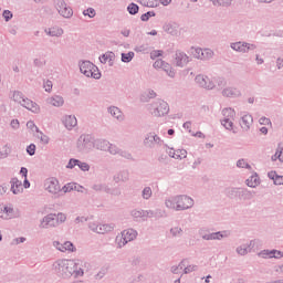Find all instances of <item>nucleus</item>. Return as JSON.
Segmentation results:
<instances>
[{
  "mask_svg": "<svg viewBox=\"0 0 283 283\" xmlns=\"http://www.w3.org/2000/svg\"><path fill=\"white\" fill-rule=\"evenodd\" d=\"M55 269L60 275H74V277H83L84 275L81 268L77 270V264L74 260H60L55 263Z\"/></svg>",
  "mask_w": 283,
  "mask_h": 283,
  "instance_id": "nucleus-1",
  "label": "nucleus"
},
{
  "mask_svg": "<svg viewBox=\"0 0 283 283\" xmlns=\"http://www.w3.org/2000/svg\"><path fill=\"white\" fill-rule=\"evenodd\" d=\"M166 207L168 209H175V211H182L185 209H190V207H193V199L187 196H179L174 199L167 200Z\"/></svg>",
  "mask_w": 283,
  "mask_h": 283,
  "instance_id": "nucleus-2",
  "label": "nucleus"
},
{
  "mask_svg": "<svg viewBox=\"0 0 283 283\" xmlns=\"http://www.w3.org/2000/svg\"><path fill=\"white\" fill-rule=\"evenodd\" d=\"M80 70L84 76L91 77V78H101V71H98V67L94 65L92 62H83L80 65Z\"/></svg>",
  "mask_w": 283,
  "mask_h": 283,
  "instance_id": "nucleus-3",
  "label": "nucleus"
},
{
  "mask_svg": "<svg viewBox=\"0 0 283 283\" xmlns=\"http://www.w3.org/2000/svg\"><path fill=\"white\" fill-rule=\"evenodd\" d=\"M151 109L153 116H166V114H169V104L163 99H159L153 104Z\"/></svg>",
  "mask_w": 283,
  "mask_h": 283,
  "instance_id": "nucleus-4",
  "label": "nucleus"
},
{
  "mask_svg": "<svg viewBox=\"0 0 283 283\" xmlns=\"http://www.w3.org/2000/svg\"><path fill=\"white\" fill-rule=\"evenodd\" d=\"M224 118L221 122L224 128L229 129V132H233V118H235V111L232 108H226L222 111Z\"/></svg>",
  "mask_w": 283,
  "mask_h": 283,
  "instance_id": "nucleus-5",
  "label": "nucleus"
},
{
  "mask_svg": "<svg viewBox=\"0 0 283 283\" xmlns=\"http://www.w3.org/2000/svg\"><path fill=\"white\" fill-rule=\"evenodd\" d=\"M45 191H49V193L56 195L59 191H61V185L59 184V179L51 177L45 180L44 182Z\"/></svg>",
  "mask_w": 283,
  "mask_h": 283,
  "instance_id": "nucleus-6",
  "label": "nucleus"
},
{
  "mask_svg": "<svg viewBox=\"0 0 283 283\" xmlns=\"http://www.w3.org/2000/svg\"><path fill=\"white\" fill-rule=\"evenodd\" d=\"M90 229L94 233H109L114 231V226L112 224H96V222L90 223Z\"/></svg>",
  "mask_w": 283,
  "mask_h": 283,
  "instance_id": "nucleus-7",
  "label": "nucleus"
},
{
  "mask_svg": "<svg viewBox=\"0 0 283 283\" xmlns=\"http://www.w3.org/2000/svg\"><path fill=\"white\" fill-rule=\"evenodd\" d=\"M57 11H59V14H61L65 19H70V17L74 14V12L72 11V8H70L67 3H65V1L63 0L57 1Z\"/></svg>",
  "mask_w": 283,
  "mask_h": 283,
  "instance_id": "nucleus-8",
  "label": "nucleus"
},
{
  "mask_svg": "<svg viewBox=\"0 0 283 283\" xmlns=\"http://www.w3.org/2000/svg\"><path fill=\"white\" fill-rule=\"evenodd\" d=\"M154 67L156 70H164V72H167L168 73V76H176V72L174 70H171V65H169V63L163 61V60H157L155 63H154Z\"/></svg>",
  "mask_w": 283,
  "mask_h": 283,
  "instance_id": "nucleus-9",
  "label": "nucleus"
},
{
  "mask_svg": "<svg viewBox=\"0 0 283 283\" xmlns=\"http://www.w3.org/2000/svg\"><path fill=\"white\" fill-rule=\"evenodd\" d=\"M196 83L200 87H205V90H213V87H216V84H213V82H211V80L205 75H198L196 77Z\"/></svg>",
  "mask_w": 283,
  "mask_h": 283,
  "instance_id": "nucleus-10",
  "label": "nucleus"
},
{
  "mask_svg": "<svg viewBox=\"0 0 283 283\" xmlns=\"http://www.w3.org/2000/svg\"><path fill=\"white\" fill-rule=\"evenodd\" d=\"M53 247H55V249H57V251H61L62 253H65V251H71V252L76 251V248L70 241H66L63 244L59 241H54Z\"/></svg>",
  "mask_w": 283,
  "mask_h": 283,
  "instance_id": "nucleus-11",
  "label": "nucleus"
},
{
  "mask_svg": "<svg viewBox=\"0 0 283 283\" xmlns=\"http://www.w3.org/2000/svg\"><path fill=\"white\" fill-rule=\"evenodd\" d=\"M0 218L3 220L14 218V208L10 206H0Z\"/></svg>",
  "mask_w": 283,
  "mask_h": 283,
  "instance_id": "nucleus-12",
  "label": "nucleus"
},
{
  "mask_svg": "<svg viewBox=\"0 0 283 283\" xmlns=\"http://www.w3.org/2000/svg\"><path fill=\"white\" fill-rule=\"evenodd\" d=\"M231 48L235 52H249V50H255V46L253 44H247L244 42L232 43Z\"/></svg>",
  "mask_w": 283,
  "mask_h": 283,
  "instance_id": "nucleus-13",
  "label": "nucleus"
},
{
  "mask_svg": "<svg viewBox=\"0 0 283 283\" xmlns=\"http://www.w3.org/2000/svg\"><path fill=\"white\" fill-rule=\"evenodd\" d=\"M22 107H25V109H29V112H32L33 114H39L41 112V107L36 103H34L32 99H22Z\"/></svg>",
  "mask_w": 283,
  "mask_h": 283,
  "instance_id": "nucleus-14",
  "label": "nucleus"
},
{
  "mask_svg": "<svg viewBox=\"0 0 283 283\" xmlns=\"http://www.w3.org/2000/svg\"><path fill=\"white\" fill-rule=\"evenodd\" d=\"M176 65H178V67H184V65H187L189 63V56H187V54L178 51L176 53Z\"/></svg>",
  "mask_w": 283,
  "mask_h": 283,
  "instance_id": "nucleus-15",
  "label": "nucleus"
},
{
  "mask_svg": "<svg viewBox=\"0 0 283 283\" xmlns=\"http://www.w3.org/2000/svg\"><path fill=\"white\" fill-rule=\"evenodd\" d=\"M55 226H56V214H49L41 222L42 229H48L49 227H55Z\"/></svg>",
  "mask_w": 283,
  "mask_h": 283,
  "instance_id": "nucleus-16",
  "label": "nucleus"
},
{
  "mask_svg": "<svg viewBox=\"0 0 283 283\" xmlns=\"http://www.w3.org/2000/svg\"><path fill=\"white\" fill-rule=\"evenodd\" d=\"M261 258H283V252L282 251H277V250H272V251H269V250H263L262 252H260Z\"/></svg>",
  "mask_w": 283,
  "mask_h": 283,
  "instance_id": "nucleus-17",
  "label": "nucleus"
},
{
  "mask_svg": "<svg viewBox=\"0 0 283 283\" xmlns=\"http://www.w3.org/2000/svg\"><path fill=\"white\" fill-rule=\"evenodd\" d=\"M63 124L65 125L66 129H73V127H76L78 122L74 115H67L64 117Z\"/></svg>",
  "mask_w": 283,
  "mask_h": 283,
  "instance_id": "nucleus-18",
  "label": "nucleus"
},
{
  "mask_svg": "<svg viewBox=\"0 0 283 283\" xmlns=\"http://www.w3.org/2000/svg\"><path fill=\"white\" fill-rule=\"evenodd\" d=\"M116 59V55L114 52H107L99 56L101 63L107 64V65H114V60Z\"/></svg>",
  "mask_w": 283,
  "mask_h": 283,
  "instance_id": "nucleus-19",
  "label": "nucleus"
},
{
  "mask_svg": "<svg viewBox=\"0 0 283 283\" xmlns=\"http://www.w3.org/2000/svg\"><path fill=\"white\" fill-rule=\"evenodd\" d=\"M253 125V117L249 114H245L241 118V127L242 129H250Z\"/></svg>",
  "mask_w": 283,
  "mask_h": 283,
  "instance_id": "nucleus-20",
  "label": "nucleus"
},
{
  "mask_svg": "<svg viewBox=\"0 0 283 283\" xmlns=\"http://www.w3.org/2000/svg\"><path fill=\"white\" fill-rule=\"evenodd\" d=\"M11 191L12 193H21L23 191V186L19 179L13 178L11 180Z\"/></svg>",
  "mask_w": 283,
  "mask_h": 283,
  "instance_id": "nucleus-21",
  "label": "nucleus"
},
{
  "mask_svg": "<svg viewBox=\"0 0 283 283\" xmlns=\"http://www.w3.org/2000/svg\"><path fill=\"white\" fill-rule=\"evenodd\" d=\"M170 156L176 160H182V158H187V150L185 149L170 150Z\"/></svg>",
  "mask_w": 283,
  "mask_h": 283,
  "instance_id": "nucleus-22",
  "label": "nucleus"
},
{
  "mask_svg": "<svg viewBox=\"0 0 283 283\" xmlns=\"http://www.w3.org/2000/svg\"><path fill=\"white\" fill-rule=\"evenodd\" d=\"M122 234H124L126 242H132V240H136V235H138V232H136V230L134 229H128L124 230Z\"/></svg>",
  "mask_w": 283,
  "mask_h": 283,
  "instance_id": "nucleus-23",
  "label": "nucleus"
},
{
  "mask_svg": "<svg viewBox=\"0 0 283 283\" xmlns=\"http://www.w3.org/2000/svg\"><path fill=\"white\" fill-rule=\"evenodd\" d=\"M63 103V97L61 96H54L49 99V105H53V107H61Z\"/></svg>",
  "mask_w": 283,
  "mask_h": 283,
  "instance_id": "nucleus-24",
  "label": "nucleus"
},
{
  "mask_svg": "<svg viewBox=\"0 0 283 283\" xmlns=\"http://www.w3.org/2000/svg\"><path fill=\"white\" fill-rule=\"evenodd\" d=\"M268 176L274 181V185H283V176H277L275 171L269 172Z\"/></svg>",
  "mask_w": 283,
  "mask_h": 283,
  "instance_id": "nucleus-25",
  "label": "nucleus"
},
{
  "mask_svg": "<svg viewBox=\"0 0 283 283\" xmlns=\"http://www.w3.org/2000/svg\"><path fill=\"white\" fill-rule=\"evenodd\" d=\"M272 160H280L283 163V144H279L275 155L272 156Z\"/></svg>",
  "mask_w": 283,
  "mask_h": 283,
  "instance_id": "nucleus-26",
  "label": "nucleus"
},
{
  "mask_svg": "<svg viewBox=\"0 0 283 283\" xmlns=\"http://www.w3.org/2000/svg\"><path fill=\"white\" fill-rule=\"evenodd\" d=\"M247 185L248 187H258L260 185V177H258V175L251 176L248 180H247Z\"/></svg>",
  "mask_w": 283,
  "mask_h": 283,
  "instance_id": "nucleus-27",
  "label": "nucleus"
},
{
  "mask_svg": "<svg viewBox=\"0 0 283 283\" xmlns=\"http://www.w3.org/2000/svg\"><path fill=\"white\" fill-rule=\"evenodd\" d=\"M229 235V232H216L208 237V240H222V238H227Z\"/></svg>",
  "mask_w": 283,
  "mask_h": 283,
  "instance_id": "nucleus-28",
  "label": "nucleus"
},
{
  "mask_svg": "<svg viewBox=\"0 0 283 283\" xmlns=\"http://www.w3.org/2000/svg\"><path fill=\"white\" fill-rule=\"evenodd\" d=\"M223 96H228L229 98H233L234 96H240V91L235 88H226L223 91Z\"/></svg>",
  "mask_w": 283,
  "mask_h": 283,
  "instance_id": "nucleus-29",
  "label": "nucleus"
},
{
  "mask_svg": "<svg viewBox=\"0 0 283 283\" xmlns=\"http://www.w3.org/2000/svg\"><path fill=\"white\" fill-rule=\"evenodd\" d=\"M115 244H117L118 249H123V247H125V244H127V241H126L123 232L116 237Z\"/></svg>",
  "mask_w": 283,
  "mask_h": 283,
  "instance_id": "nucleus-30",
  "label": "nucleus"
},
{
  "mask_svg": "<svg viewBox=\"0 0 283 283\" xmlns=\"http://www.w3.org/2000/svg\"><path fill=\"white\" fill-rule=\"evenodd\" d=\"M109 113H111V116H113L114 118H117V120H119V118H123V112H120V109L116 106L111 107Z\"/></svg>",
  "mask_w": 283,
  "mask_h": 283,
  "instance_id": "nucleus-31",
  "label": "nucleus"
},
{
  "mask_svg": "<svg viewBox=\"0 0 283 283\" xmlns=\"http://www.w3.org/2000/svg\"><path fill=\"white\" fill-rule=\"evenodd\" d=\"M139 3L146 8H158V0H139Z\"/></svg>",
  "mask_w": 283,
  "mask_h": 283,
  "instance_id": "nucleus-32",
  "label": "nucleus"
},
{
  "mask_svg": "<svg viewBox=\"0 0 283 283\" xmlns=\"http://www.w3.org/2000/svg\"><path fill=\"white\" fill-rule=\"evenodd\" d=\"M213 57V51L210 49L201 50V61H207Z\"/></svg>",
  "mask_w": 283,
  "mask_h": 283,
  "instance_id": "nucleus-33",
  "label": "nucleus"
},
{
  "mask_svg": "<svg viewBox=\"0 0 283 283\" xmlns=\"http://www.w3.org/2000/svg\"><path fill=\"white\" fill-rule=\"evenodd\" d=\"M48 34L50 36H61L63 34V29L53 27L49 30Z\"/></svg>",
  "mask_w": 283,
  "mask_h": 283,
  "instance_id": "nucleus-34",
  "label": "nucleus"
},
{
  "mask_svg": "<svg viewBox=\"0 0 283 283\" xmlns=\"http://www.w3.org/2000/svg\"><path fill=\"white\" fill-rule=\"evenodd\" d=\"M13 101H15V103H20V105H23V101H27V98H23V95L20 92H14Z\"/></svg>",
  "mask_w": 283,
  "mask_h": 283,
  "instance_id": "nucleus-35",
  "label": "nucleus"
},
{
  "mask_svg": "<svg viewBox=\"0 0 283 283\" xmlns=\"http://www.w3.org/2000/svg\"><path fill=\"white\" fill-rule=\"evenodd\" d=\"M191 54L195 56V59H202V49L200 48H192Z\"/></svg>",
  "mask_w": 283,
  "mask_h": 283,
  "instance_id": "nucleus-36",
  "label": "nucleus"
},
{
  "mask_svg": "<svg viewBox=\"0 0 283 283\" xmlns=\"http://www.w3.org/2000/svg\"><path fill=\"white\" fill-rule=\"evenodd\" d=\"M83 14L84 17H90V19H94V17H96V10H94V8H88L84 10Z\"/></svg>",
  "mask_w": 283,
  "mask_h": 283,
  "instance_id": "nucleus-37",
  "label": "nucleus"
},
{
  "mask_svg": "<svg viewBox=\"0 0 283 283\" xmlns=\"http://www.w3.org/2000/svg\"><path fill=\"white\" fill-rule=\"evenodd\" d=\"M132 59H134V52H128V53L122 54V61L124 63H129V61H132Z\"/></svg>",
  "mask_w": 283,
  "mask_h": 283,
  "instance_id": "nucleus-38",
  "label": "nucleus"
},
{
  "mask_svg": "<svg viewBox=\"0 0 283 283\" xmlns=\"http://www.w3.org/2000/svg\"><path fill=\"white\" fill-rule=\"evenodd\" d=\"M129 14H138V4L130 3L127 8Z\"/></svg>",
  "mask_w": 283,
  "mask_h": 283,
  "instance_id": "nucleus-39",
  "label": "nucleus"
},
{
  "mask_svg": "<svg viewBox=\"0 0 283 283\" xmlns=\"http://www.w3.org/2000/svg\"><path fill=\"white\" fill-rule=\"evenodd\" d=\"M38 138H40L43 145H48V143H50V137H48V135H44L43 133H39Z\"/></svg>",
  "mask_w": 283,
  "mask_h": 283,
  "instance_id": "nucleus-40",
  "label": "nucleus"
},
{
  "mask_svg": "<svg viewBox=\"0 0 283 283\" xmlns=\"http://www.w3.org/2000/svg\"><path fill=\"white\" fill-rule=\"evenodd\" d=\"M35 151H36V145L31 144L28 146L27 153L29 156H34Z\"/></svg>",
  "mask_w": 283,
  "mask_h": 283,
  "instance_id": "nucleus-41",
  "label": "nucleus"
},
{
  "mask_svg": "<svg viewBox=\"0 0 283 283\" xmlns=\"http://www.w3.org/2000/svg\"><path fill=\"white\" fill-rule=\"evenodd\" d=\"M150 17H156V13L154 11H148L147 13L142 14V21H149Z\"/></svg>",
  "mask_w": 283,
  "mask_h": 283,
  "instance_id": "nucleus-42",
  "label": "nucleus"
},
{
  "mask_svg": "<svg viewBox=\"0 0 283 283\" xmlns=\"http://www.w3.org/2000/svg\"><path fill=\"white\" fill-rule=\"evenodd\" d=\"M77 167H80V169H82V171H90V165H87V163L78 161Z\"/></svg>",
  "mask_w": 283,
  "mask_h": 283,
  "instance_id": "nucleus-43",
  "label": "nucleus"
},
{
  "mask_svg": "<svg viewBox=\"0 0 283 283\" xmlns=\"http://www.w3.org/2000/svg\"><path fill=\"white\" fill-rule=\"evenodd\" d=\"M143 197L146 200H149V198H151V188H145L144 191H143Z\"/></svg>",
  "mask_w": 283,
  "mask_h": 283,
  "instance_id": "nucleus-44",
  "label": "nucleus"
},
{
  "mask_svg": "<svg viewBox=\"0 0 283 283\" xmlns=\"http://www.w3.org/2000/svg\"><path fill=\"white\" fill-rule=\"evenodd\" d=\"M158 56H163V51L157 50L150 53V59H158Z\"/></svg>",
  "mask_w": 283,
  "mask_h": 283,
  "instance_id": "nucleus-45",
  "label": "nucleus"
},
{
  "mask_svg": "<svg viewBox=\"0 0 283 283\" xmlns=\"http://www.w3.org/2000/svg\"><path fill=\"white\" fill-rule=\"evenodd\" d=\"M76 165H78V159H71L69 161L67 168L69 169H74V167H76Z\"/></svg>",
  "mask_w": 283,
  "mask_h": 283,
  "instance_id": "nucleus-46",
  "label": "nucleus"
},
{
  "mask_svg": "<svg viewBox=\"0 0 283 283\" xmlns=\"http://www.w3.org/2000/svg\"><path fill=\"white\" fill-rule=\"evenodd\" d=\"M170 233H172V235H175V237H178V235H180L182 233V229H180V228H172L170 230Z\"/></svg>",
  "mask_w": 283,
  "mask_h": 283,
  "instance_id": "nucleus-47",
  "label": "nucleus"
},
{
  "mask_svg": "<svg viewBox=\"0 0 283 283\" xmlns=\"http://www.w3.org/2000/svg\"><path fill=\"white\" fill-rule=\"evenodd\" d=\"M260 125H270L271 126V119L266 118V117H261L259 119Z\"/></svg>",
  "mask_w": 283,
  "mask_h": 283,
  "instance_id": "nucleus-48",
  "label": "nucleus"
},
{
  "mask_svg": "<svg viewBox=\"0 0 283 283\" xmlns=\"http://www.w3.org/2000/svg\"><path fill=\"white\" fill-rule=\"evenodd\" d=\"M52 86H53L52 81H46V82L44 83V90H45V92H52Z\"/></svg>",
  "mask_w": 283,
  "mask_h": 283,
  "instance_id": "nucleus-49",
  "label": "nucleus"
},
{
  "mask_svg": "<svg viewBox=\"0 0 283 283\" xmlns=\"http://www.w3.org/2000/svg\"><path fill=\"white\" fill-rule=\"evenodd\" d=\"M55 220L56 222H65L66 217L63 213H59L57 216H55Z\"/></svg>",
  "mask_w": 283,
  "mask_h": 283,
  "instance_id": "nucleus-50",
  "label": "nucleus"
},
{
  "mask_svg": "<svg viewBox=\"0 0 283 283\" xmlns=\"http://www.w3.org/2000/svg\"><path fill=\"white\" fill-rule=\"evenodd\" d=\"M237 167H240V168L244 169V167H249V164H247V161L244 159H240L237 163Z\"/></svg>",
  "mask_w": 283,
  "mask_h": 283,
  "instance_id": "nucleus-51",
  "label": "nucleus"
},
{
  "mask_svg": "<svg viewBox=\"0 0 283 283\" xmlns=\"http://www.w3.org/2000/svg\"><path fill=\"white\" fill-rule=\"evenodd\" d=\"M3 18L6 21H10V19H12V12H10V10L3 11Z\"/></svg>",
  "mask_w": 283,
  "mask_h": 283,
  "instance_id": "nucleus-52",
  "label": "nucleus"
},
{
  "mask_svg": "<svg viewBox=\"0 0 283 283\" xmlns=\"http://www.w3.org/2000/svg\"><path fill=\"white\" fill-rule=\"evenodd\" d=\"M132 216L133 218H140L143 216V212L142 211H138V210H134L132 212Z\"/></svg>",
  "mask_w": 283,
  "mask_h": 283,
  "instance_id": "nucleus-53",
  "label": "nucleus"
},
{
  "mask_svg": "<svg viewBox=\"0 0 283 283\" xmlns=\"http://www.w3.org/2000/svg\"><path fill=\"white\" fill-rule=\"evenodd\" d=\"M196 271V265H189L185 269V273H191Z\"/></svg>",
  "mask_w": 283,
  "mask_h": 283,
  "instance_id": "nucleus-54",
  "label": "nucleus"
},
{
  "mask_svg": "<svg viewBox=\"0 0 283 283\" xmlns=\"http://www.w3.org/2000/svg\"><path fill=\"white\" fill-rule=\"evenodd\" d=\"M73 189V185L72 184H67L66 186L63 187V191L65 193H67V191H72Z\"/></svg>",
  "mask_w": 283,
  "mask_h": 283,
  "instance_id": "nucleus-55",
  "label": "nucleus"
},
{
  "mask_svg": "<svg viewBox=\"0 0 283 283\" xmlns=\"http://www.w3.org/2000/svg\"><path fill=\"white\" fill-rule=\"evenodd\" d=\"M239 255H247L248 251L247 248H239L238 250Z\"/></svg>",
  "mask_w": 283,
  "mask_h": 283,
  "instance_id": "nucleus-56",
  "label": "nucleus"
},
{
  "mask_svg": "<svg viewBox=\"0 0 283 283\" xmlns=\"http://www.w3.org/2000/svg\"><path fill=\"white\" fill-rule=\"evenodd\" d=\"M184 128H185V129H188L189 132H191V122H186V123L184 124Z\"/></svg>",
  "mask_w": 283,
  "mask_h": 283,
  "instance_id": "nucleus-57",
  "label": "nucleus"
},
{
  "mask_svg": "<svg viewBox=\"0 0 283 283\" xmlns=\"http://www.w3.org/2000/svg\"><path fill=\"white\" fill-rule=\"evenodd\" d=\"M27 127H28L29 129H34V127H36V125H34V122H28V123H27Z\"/></svg>",
  "mask_w": 283,
  "mask_h": 283,
  "instance_id": "nucleus-58",
  "label": "nucleus"
},
{
  "mask_svg": "<svg viewBox=\"0 0 283 283\" xmlns=\"http://www.w3.org/2000/svg\"><path fill=\"white\" fill-rule=\"evenodd\" d=\"M20 172L24 178H28V168H21Z\"/></svg>",
  "mask_w": 283,
  "mask_h": 283,
  "instance_id": "nucleus-59",
  "label": "nucleus"
},
{
  "mask_svg": "<svg viewBox=\"0 0 283 283\" xmlns=\"http://www.w3.org/2000/svg\"><path fill=\"white\" fill-rule=\"evenodd\" d=\"M214 4L224 6V0H211Z\"/></svg>",
  "mask_w": 283,
  "mask_h": 283,
  "instance_id": "nucleus-60",
  "label": "nucleus"
},
{
  "mask_svg": "<svg viewBox=\"0 0 283 283\" xmlns=\"http://www.w3.org/2000/svg\"><path fill=\"white\" fill-rule=\"evenodd\" d=\"M11 127H14V128L19 127V120L18 119H13L11 122Z\"/></svg>",
  "mask_w": 283,
  "mask_h": 283,
  "instance_id": "nucleus-61",
  "label": "nucleus"
},
{
  "mask_svg": "<svg viewBox=\"0 0 283 283\" xmlns=\"http://www.w3.org/2000/svg\"><path fill=\"white\" fill-rule=\"evenodd\" d=\"M159 2L161 3V6H169V3H171V0H159Z\"/></svg>",
  "mask_w": 283,
  "mask_h": 283,
  "instance_id": "nucleus-62",
  "label": "nucleus"
},
{
  "mask_svg": "<svg viewBox=\"0 0 283 283\" xmlns=\"http://www.w3.org/2000/svg\"><path fill=\"white\" fill-rule=\"evenodd\" d=\"M260 132H261L262 134H269V128H268V127H262V128L260 129Z\"/></svg>",
  "mask_w": 283,
  "mask_h": 283,
  "instance_id": "nucleus-63",
  "label": "nucleus"
},
{
  "mask_svg": "<svg viewBox=\"0 0 283 283\" xmlns=\"http://www.w3.org/2000/svg\"><path fill=\"white\" fill-rule=\"evenodd\" d=\"M30 187V181H28V179H24V189H29Z\"/></svg>",
  "mask_w": 283,
  "mask_h": 283,
  "instance_id": "nucleus-64",
  "label": "nucleus"
}]
</instances>
